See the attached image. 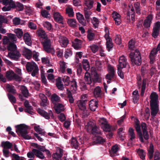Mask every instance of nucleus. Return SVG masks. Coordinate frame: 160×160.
I'll use <instances>...</instances> for the list:
<instances>
[{
  "label": "nucleus",
  "mask_w": 160,
  "mask_h": 160,
  "mask_svg": "<svg viewBox=\"0 0 160 160\" xmlns=\"http://www.w3.org/2000/svg\"><path fill=\"white\" fill-rule=\"evenodd\" d=\"M131 63L134 66H140L142 63V58L141 54L138 50L136 49L133 52H131L129 55Z\"/></svg>",
  "instance_id": "nucleus-1"
},
{
  "label": "nucleus",
  "mask_w": 160,
  "mask_h": 160,
  "mask_svg": "<svg viewBox=\"0 0 160 160\" xmlns=\"http://www.w3.org/2000/svg\"><path fill=\"white\" fill-rule=\"evenodd\" d=\"M16 132L18 134L20 133L22 137L25 139H31V136L28 135V126L24 124H20L15 126Z\"/></svg>",
  "instance_id": "nucleus-2"
},
{
  "label": "nucleus",
  "mask_w": 160,
  "mask_h": 160,
  "mask_svg": "<svg viewBox=\"0 0 160 160\" xmlns=\"http://www.w3.org/2000/svg\"><path fill=\"white\" fill-rule=\"evenodd\" d=\"M26 68L28 72H32L31 75L33 77L35 76L38 73V67L34 62H27L26 65Z\"/></svg>",
  "instance_id": "nucleus-3"
},
{
  "label": "nucleus",
  "mask_w": 160,
  "mask_h": 160,
  "mask_svg": "<svg viewBox=\"0 0 160 160\" xmlns=\"http://www.w3.org/2000/svg\"><path fill=\"white\" fill-rule=\"evenodd\" d=\"M85 127L88 132H91V134L94 136L101 135V132L99 128L96 126H93V123L92 122H88Z\"/></svg>",
  "instance_id": "nucleus-4"
},
{
  "label": "nucleus",
  "mask_w": 160,
  "mask_h": 160,
  "mask_svg": "<svg viewBox=\"0 0 160 160\" xmlns=\"http://www.w3.org/2000/svg\"><path fill=\"white\" fill-rule=\"evenodd\" d=\"M101 127L103 131L106 132H110L111 131H114L115 128L108 124L106 119L102 118L100 120Z\"/></svg>",
  "instance_id": "nucleus-5"
},
{
  "label": "nucleus",
  "mask_w": 160,
  "mask_h": 160,
  "mask_svg": "<svg viewBox=\"0 0 160 160\" xmlns=\"http://www.w3.org/2000/svg\"><path fill=\"white\" fill-rule=\"evenodd\" d=\"M63 151L62 149L58 147L56 152L52 154L53 160H62L61 158L63 155Z\"/></svg>",
  "instance_id": "nucleus-6"
},
{
  "label": "nucleus",
  "mask_w": 160,
  "mask_h": 160,
  "mask_svg": "<svg viewBox=\"0 0 160 160\" xmlns=\"http://www.w3.org/2000/svg\"><path fill=\"white\" fill-rule=\"evenodd\" d=\"M39 96L41 100L40 102L41 106L43 108L46 109L49 103L47 97L44 94L42 93H40Z\"/></svg>",
  "instance_id": "nucleus-7"
},
{
  "label": "nucleus",
  "mask_w": 160,
  "mask_h": 160,
  "mask_svg": "<svg viewBox=\"0 0 160 160\" xmlns=\"http://www.w3.org/2000/svg\"><path fill=\"white\" fill-rule=\"evenodd\" d=\"M142 130V137L146 140H148L149 139V135L147 131V128L146 124L145 122H142L141 124Z\"/></svg>",
  "instance_id": "nucleus-8"
},
{
  "label": "nucleus",
  "mask_w": 160,
  "mask_h": 160,
  "mask_svg": "<svg viewBox=\"0 0 160 160\" xmlns=\"http://www.w3.org/2000/svg\"><path fill=\"white\" fill-rule=\"evenodd\" d=\"M37 112L41 116L44 117L46 119H49L50 116L52 118H54L52 112L51 110L49 111V112L48 113L44 110L38 109L37 110Z\"/></svg>",
  "instance_id": "nucleus-9"
},
{
  "label": "nucleus",
  "mask_w": 160,
  "mask_h": 160,
  "mask_svg": "<svg viewBox=\"0 0 160 160\" xmlns=\"http://www.w3.org/2000/svg\"><path fill=\"white\" fill-rule=\"evenodd\" d=\"M8 57L12 60L18 61L19 60L21 55L19 52L18 51L10 52L8 53Z\"/></svg>",
  "instance_id": "nucleus-10"
},
{
  "label": "nucleus",
  "mask_w": 160,
  "mask_h": 160,
  "mask_svg": "<svg viewBox=\"0 0 160 160\" xmlns=\"http://www.w3.org/2000/svg\"><path fill=\"white\" fill-rule=\"evenodd\" d=\"M119 64L117 65V68H125L128 64L127 59L125 57L122 56L120 57L118 60Z\"/></svg>",
  "instance_id": "nucleus-11"
},
{
  "label": "nucleus",
  "mask_w": 160,
  "mask_h": 160,
  "mask_svg": "<svg viewBox=\"0 0 160 160\" xmlns=\"http://www.w3.org/2000/svg\"><path fill=\"white\" fill-rule=\"evenodd\" d=\"M44 50L48 53L52 51L51 48V40L50 39H46L42 42Z\"/></svg>",
  "instance_id": "nucleus-12"
},
{
  "label": "nucleus",
  "mask_w": 160,
  "mask_h": 160,
  "mask_svg": "<svg viewBox=\"0 0 160 160\" xmlns=\"http://www.w3.org/2000/svg\"><path fill=\"white\" fill-rule=\"evenodd\" d=\"M135 128L137 132L138 135V136L139 140L141 142L143 143L144 142V139L142 137V132L141 129V126L138 122L136 123Z\"/></svg>",
  "instance_id": "nucleus-13"
},
{
  "label": "nucleus",
  "mask_w": 160,
  "mask_h": 160,
  "mask_svg": "<svg viewBox=\"0 0 160 160\" xmlns=\"http://www.w3.org/2000/svg\"><path fill=\"white\" fill-rule=\"evenodd\" d=\"M151 115L152 116L156 115L159 111V105L158 104H150Z\"/></svg>",
  "instance_id": "nucleus-14"
},
{
  "label": "nucleus",
  "mask_w": 160,
  "mask_h": 160,
  "mask_svg": "<svg viewBox=\"0 0 160 160\" xmlns=\"http://www.w3.org/2000/svg\"><path fill=\"white\" fill-rule=\"evenodd\" d=\"M69 142L72 148L76 149H78L79 144L76 138L72 137L70 140Z\"/></svg>",
  "instance_id": "nucleus-15"
},
{
  "label": "nucleus",
  "mask_w": 160,
  "mask_h": 160,
  "mask_svg": "<svg viewBox=\"0 0 160 160\" xmlns=\"http://www.w3.org/2000/svg\"><path fill=\"white\" fill-rule=\"evenodd\" d=\"M53 17L55 21L60 23L63 24V17L59 12H54L53 14Z\"/></svg>",
  "instance_id": "nucleus-16"
},
{
  "label": "nucleus",
  "mask_w": 160,
  "mask_h": 160,
  "mask_svg": "<svg viewBox=\"0 0 160 160\" xmlns=\"http://www.w3.org/2000/svg\"><path fill=\"white\" fill-rule=\"evenodd\" d=\"M102 93L101 88L99 86L96 87L94 89L93 94L96 98H101L102 97Z\"/></svg>",
  "instance_id": "nucleus-17"
},
{
  "label": "nucleus",
  "mask_w": 160,
  "mask_h": 160,
  "mask_svg": "<svg viewBox=\"0 0 160 160\" xmlns=\"http://www.w3.org/2000/svg\"><path fill=\"white\" fill-rule=\"evenodd\" d=\"M23 38L25 43L27 45L30 46L32 45V41L30 35L28 33H25L23 36Z\"/></svg>",
  "instance_id": "nucleus-18"
},
{
  "label": "nucleus",
  "mask_w": 160,
  "mask_h": 160,
  "mask_svg": "<svg viewBox=\"0 0 160 160\" xmlns=\"http://www.w3.org/2000/svg\"><path fill=\"white\" fill-rule=\"evenodd\" d=\"M98 102L96 100H92L89 102V108L92 111H95L97 108L98 107Z\"/></svg>",
  "instance_id": "nucleus-19"
},
{
  "label": "nucleus",
  "mask_w": 160,
  "mask_h": 160,
  "mask_svg": "<svg viewBox=\"0 0 160 160\" xmlns=\"http://www.w3.org/2000/svg\"><path fill=\"white\" fill-rule=\"evenodd\" d=\"M54 107L56 113L58 114H59L61 112L64 111V109L63 105L59 103L55 104Z\"/></svg>",
  "instance_id": "nucleus-20"
},
{
  "label": "nucleus",
  "mask_w": 160,
  "mask_h": 160,
  "mask_svg": "<svg viewBox=\"0 0 160 160\" xmlns=\"http://www.w3.org/2000/svg\"><path fill=\"white\" fill-rule=\"evenodd\" d=\"M152 19V17L151 15H149L147 19L144 20L143 25L145 28H148L150 27V25Z\"/></svg>",
  "instance_id": "nucleus-21"
},
{
  "label": "nucleus",
  "mask_w": 160,
  "mask_h": 160,
  "mask_svg": "<svg viewBox=\"0 0 160 160\" xmlns=\"http://www.w3.org/2000/svg\"><path fill=\"white\" fill-rule=\"evenodd\" d=\"M76 17L77 19L80 23L83 26L86 25V20L82 14L80 12H78L76 14Z\"/></svg>",
  "instance_id": "nucleus-22"
},
{
  "label": "nucleus",
  "mask_w": 160,
  "mask_h": 160,
  "mask_svg": "<svg viewBox=\"0 0 160 160\" xmlns=\"http://www.w3.org/2000/svg\"><path fill=\"white\" fill-rule=\"evenodd\" d=\"M85 82L87 84L90 85L91 84L92 81V78H91L89 73L86 72L85 74L84 77Z\"/></svg>",
  "instance_id": "nucleus-23"
},
{
  "label": "nucleus",
  "mask_w": 160,
  "mask_h": 160,
  "mask_svg": "<svg viewBox=\"0 0 160 160\" xmlns=\"http://www.w3.org/2000/svg\"><path fill=\"white\" fill-rule=\"evenodd\" d=\"M32 152L34 153V155L37 158L41 159H44L45 158L43 154L40 150L33 148L32 149Z\"/></svg>",
  "instance_id": "nucleus-24"
},
{
  "label": "nucleus",
  "mask_w": 160,
  "mask_h": 160,
  "mask_svg": "<svg viewBox=\"0 0 160 160\" xmlns=\"http://www.w3.org/2000/svg\"><path fill=\"white\" fill-rule=\"evenodd\" d=\"M154 147L153 144L151 143L150 144L149 149L148 150V155L150 160L152 159L153 156Z\"/></svg>",
  "instance_id": "nucleus-25"
},
{
  "label": "nucleus",
  "mask_w": 160,
  "mask_h": 160,
  "mask_svg": "<svg viewBox=\"0 0 160 160\" xmlns=\"http://www.w3.org/2000/svg\"><path fill=\"white\" fill-rule=\"evenodd\" d=\"M61 77H59L56 80V86L60 90H62L64 89L63 84L61 81Z\"/></svg>",
  "instance_id": "nucleus-26"
},
{
  "label": "nucleus",
  "mask_w": 160,
  "mask_h": 160,
  "mask_svg": "<svg viewBox=\"0 0 160 160\" xmlns=\"http://www.w3.org/2000/svg\"><path fill=\"white\" fill-rule=\"evenodd\" d=\"M150 104H158V96L156 93H152L150 95Z\"/></svg>",
  "instance_id": "nucleus-27"
},
{
  "label": "nucleus",
  "mask_w": 160,
  "mask_h": 160,
  "mask_svg": "<svg viewBox=\"0 0 160 160\" xmlns=\"http://www.w3.org/2000/svg\"><path fill=\"white\" fill-rule=\"evenodd\" d=\"M23 53L24 55L27 59H29L31 58L32 54L30 49L25 48Z\"/></svg>",
  "instance_id": "nucleus-28"
},
{
  "label": "nucleus",
  "mask_w": 160,
  "mask_h": 160,
  "mask_svg": "<svg viewBox=\"0 0 160 160\" xmlns=\"http://www.w3.org/2000/svg\"><path fill=\"white\" fill-rule=\"evenodd\" d=\"M36 34L39 37L44 39H46L47 37L45 31L42 29H39L37 30Z\"/></svg>",
  "instance_id": "nucleus-29"
},
{
  "label": "nucleus",
  "mask_w": 160,
  "mask_h": 160,
  "mask_svg": "<svg viewBox=\"0 0 160 160\" xmlns=\"http://www.w3.org/2000/svg\"><path fill=\"white\" fill-rule=\"evenodd\" d=\"M3 7L2 9L3 11H9L12 8L15 7V4L12 2H10L8 5H6Z\"/></svg>",
  "instance_id": "nucleus-30"
},
{
  "label": "nucleus",
  "mask_w": 160,
  "mask_h": 160,
  "mask_svg": "<svg viewBox=\"0 0 160 160\" xmlns=\"http://www.w3.org/2000/svg\"><path fill=\"white\" fill-rule=\"evenodd\" d=\"M2 146L3 148V149H9L12 147V144L9 141L2 142L1 143Z\"/></svg>",
  "instance_id": "nucleus-31"
},
{
  "label": "nucleus",
  "mask_w": 160,
  "mask_h": 160,
  "mask_svg": "<svg viewBox=\"0 0 160 160\" xmlns=\"http://www.w3.org/2000/svg\"><path fill=\"white\" fill-rule=\"evenodd\" d=\"M101 135H98L94 138V139L95 140L96 143L102 144L105 142V140L101 136Z\"/></svg>",
  "instance_id": "nucleus-32"
},
{
  "label": "nucleus",
  "mask_w": 160,
  "mask_h": 160,
  "mask_svg": "<svg viewBox=\"0 0 160 160\" xmlns=\"http://www.w3.org/2000/svg\"><path fill=\"white\" fill-rule=\"evenodd\" d=\"M67 23L68 25L72 28H75L77 27L76 20L74 19H68Z\"/></svg>",
  "instance_id": "nucleus-33"
},
{
  "label": "nucleus",
  "mask_w": 160,
  "mask_h": 160,
  "mask_svg": "<svg viewBox=\"0 0 160 160\" xmlns=\"http://www.w3.org/2000/svg\"><path fill=\"white\" fill-rule=\"evenodd\" d=\"M6 88L8 92L13 94H14L16 92V90L14 86L7 84L6 86Z\"/></svg>",
  "instance_id": "nucleus-34"
},
{
  "label": "nucleus",
  "mask_w": 160,
  "mask_h": 160,
  "mask_svg": "<svg viewBox=\"0 0 160 160\" xmlns=\"http://www.w3.org/2000/svg\"><path fill=\"white\" fill-rule=\"evenodd\" d=\"M60 98L56 94H54L51 96V99L53 103L55 105L60 101Z\"/></svg>",
  "instance_id": "nucleus-35"
},
{
  "label": "nucleus",
  "mask_w": 160,
  "mask_h": 160,
  "mask_svg": "<svg viewBox=\"0 0 160 160\" xmlns=\"http://www.w3.org/2000/svg\"><path fill=\"white\" fill-rule=\"evenodd\" d=\"M105 29L106 32L107 31H108V32H107L104 35V37L107 41L106 44L112 43V40L109 36V31L108 30L106 27H105Z\"/></svg>",
  "instance_id": "nucleus-36"
},
{
  "label": "nucleus",
  "mask_w": 160,
  "mask_h": 160,
  "mask_svg": "<svg viewBox=\"0 0 160 160\" xmlns=\"http://www.w3.org/2000/svg\"><path fill=\"white\" fill-rule=\"evenodd\" d=\"M83 68L86 71L90 69V66L88 60L84 59L82 62Z\"/></svg>",
  "instance_id": "nucleus-37"
},
{
  "label": "nucleus",
  "mask_w": 160,
  "mask_h": 160,
  "mask_svg": "<svg viewBox=\"0 0 160 160\" xmlns=\"http://www.w3.org/2000/svg\"><path fill=\"white\" fill-rule=\"evenodd\" d=\"M7 49L10 52H14L17 51L16 45L13 43L10 42L7 46Z\"/></svg>",
  "instance_id": "nucleus-38"
},
{
  "label": "nucleus",
  "mask_w": 160,
  "mask_h": 160,
  "mask_svg": "<svg viewBox=\"0 0 160 160\" xmlns=\"http://www.w3.org/2000/svg\"><path fill=\"white\" fill-rule=\"evenodd\" d=\"M137 152L139 156H140V158L142 159L143 160L145 159L146 153L143 150L139 148L138 149Z\"/></svg>",
  "instance_id": "nucleus-39"
},
{
  "label": "nucleus",
  "mask_w": 160,
  "mask_h": 160,
  "mask_svg": "<svg viewBox=\"0 0 160 160\" xmlns=\"http://www.w3.org/2000/svg\"><path fill=\"white\" fill-rule=\"evenodd\" d=\"M134 6L136 12L138 15H140L141 13L140 8V4L138 2H135L134 4Z\"/></svg>",
  "instance_id": "nucleus-40"
},
{
  "label": "nucleus",
  "mask_w": 160,
  "mask_h": 160,
  "mask_svg": "<svg viewBox=\"0 0 160 160\" xmlns=\"http://www.w3.org/2000/svg\"><path fill=\"white\" fill-rule=\"evenodd\" d=\"M22 93L24 97L27 98L28 96L29 92L27 88L24 86H22L21 88Z\"/></svg>",
  "instance_id": "nucleus-41"
},
{
  "label": "nucleus",
  "mask_w": 160,
  "mask_h": 160,
  "mask_svg": "<svg viewBox=\"0 0 160 160\" xmlns=\"http://www.w3.org/2000/svg\"><path fill=\"white\" fill-rule=\"evenodd\" d=\"M67 92L68 98L69 102L71 103H73L74 101V99L72 96L71 92L68 89H67Z\"/></svg>",
  "instance_id": "nucleus-42"
},
{
  "label": "nucleus",
  "mask_w": 160,
  "mask_h": 160,
  "mask_svg": "<svg viewBox=\"0 0 160 160\" xmlns=\"http://www.w3.org/2000/svg\"><path fill=\"white\" fill-rule=\"evenodd\" d=\"M68 43V41L66 38L64 37L60 41V44L62 47H66Z\"/></svg>",
  "instance_id": "nucleus-43"
},
{
  "label": "nucleus",
  "mask_w": 160,
  "mask_h": 160,
  "mask_svg": "<svg viewBox=\"0 0 160 160\" xmlns=\"http://www.w3.org/2000/svg\"><path fill=\"white\" fill-rule=\"evenodd\" d=\"M71 87L73 88V90L74 91H76L77 90L78 85L77 82L74 79H73L71 81Z\"/></svg>",
  "instance_id": "nucleus-44"
},
{
  "label": "nucleus",
  "mask_w": 160,
  "mask_h": 160,
  "mask_svg": "<svg viewBox=\"0 0 160 160\" xmlns=\"http://www.w3.org/2000/svg\"><path fill=\"white\" fill-rule=\"evenodd\" d=\"M14 74V72L12 70L7 71L6 72V77L7 78L10 80H12Z\"/></svg>",
  "instance_id": "nucleus-45"
},
{
  "label": "nucleus",
  "mask_w": 160,
  "mask_h": 160,
  "mask_svg": "<svg viewBox=\"0 0 160 160\" xmlns=\"http://www.w3.org/2000/svg\"><path fill=\"white\" fill-rule=\"evenodd\" d=\"M129 132V135L130 136V139L131 140H132L135 138V135L134 132V129L132 128H130L128 131Z\"/></svg>",
  "instance_id": "nucleus-46"
},
{
  "label": "nucleus",
  "mask_w": 160,
  "mask_h": 160,
  "mask_svg": "<svg viewBox=\"0 0 160 160\" xmlns=\"http://www.w3.org/2000/svg\"><path fill=\"white\" fill-rule=\"evenodd\" d=\"M75 42L73 45H74V48L75 49H78L81 47V45L79 43H81V41L78 39L76 38L75 39Z\"/></svg>",
  "instance_id": "nucleus-47"
},
{
  "label": "nucleus",
  "mask_w": 160,
  "mask_h": 160,
  "mask_svg": "<svg viewBox=\"0 0 160 160\" xmlns=\"http://www.w3.org/2000/svg\"><path fill=\"white\" fill-rule=\"evenodd\" d=\"M41 14L42 17L47 18H49L50 15L48 11L46 10H42L41 12Z\"/></svg>",
  "instance_id": "nucleus-48"
},
{
  "label": "nucleus",
  "mask_w": 160,
  "mask_h": 160,
  "mask_svg": "<svg viewBox=\"0 0 160 160\" xmlns=\"http://www.w3.org/2000/svg\"><path fill=\"white\" fill-rule=\"evenodd\" d=\"M92 78V81L93 82V84L95 82H98L100 80L98 75L97 72L94 73L93 77Z\"/></svg>",
  "instance_id": "nucleus-49"
},
{
  "label": "nucleus",
  "mask_w": 160,
  "mask_h": 160,
  "mask_svg": "<svg viewBox=\"0 0 160 160\" xmlns=\"http://www.w3.org/2000/svg\"><path fill=\"white\" fill-rule=\"evenodd\" d=\"M7 34L9 40H11L12 42L16 41L17 40L15 34L11 33H7Z\"/></svg>",
  "instance_id": "nucleus-50"
},
{
  "label": "nucleus",
  "mask_w": 160,
  "mask_h": 160,
  "mask_svg": "<svg viewBox=\"0 0 160 160\" xmlns=\"http://www.w3.org/2000/svg\"><path fill=\"white\" fill-rule=\"evenodd\" d=\"M84 16L86 19V21L88 22H89L90 21V16L91 14V12L90 11L88 12L86 10H84Z\"/></svg>",
  "instance_id": "nucleus-51"
},
{
  "label": "nucleus",
  "mask_w": 160,
  "mask_h": 160,
  "mask_svg": "<svg viewBox=\"0 0 160 160\" xmlns=\"http://www.w3.org/2000/svg\"><path fill=\"white\" fill-rule=\"evenodd\" d=\"M7 95L10 101L12 103H16V99L14 96L10 93H8Z\"/></svg>",
  "instance_id": "nucleus-52"
},
{
  "label": "nucleus",
  "mask_w": 160,
  "mask_h": 160,
  "mask_svg": "<svg viewBox=\"0 0 160 160\" xmlns=\"http://www.w3.org/2000/svg\"><path fill=\"white\" fill-rule=\"evenodd\" d=\"M16 35L18 38H21L23 36V32L20 29H17L15 31Z\"/></svg>",
  "instance_id": "nucleus-53"
},
{
  "label": "nucleus",
  "mask_w": 160,
  "mask_h": 160,
  "mask_svg": "<svg viewBox=\"0 0 160 160\" xmlns=\"http://www.w3.org/2000/svg\"><path fill=\"white\" fill-rule=\"evenodd\" d=\"M15 7L16 8L18 11H22L24 8L23 5L22 3L18 2H16Z\"/></svg>",
  "instance_id": "nucleus-54"
},
{
  "label": "nucleus",
  "mask_w": 160,
  "mask_h": 160,
  "mask_svg": "<svg viewBox=\"0 0 160 160\" xmlns=\"http://www.w3.org/2000/svg\"><path fill=\"white\" fill-rule=\"evenodd\" d=\"M92 22V23L95 28H98V26L99 22L98 19L97 18L95 17H93Z\"/></svg>",
  "instance_id": "nucleus-55"
},
{
  "label": "nucleus",
  "mask_w": 160,
  "mask_h": 160,
  "mask_svg": "<svg viewBox=\"0 0 160 160\" xmlns=\"http://www.w3.org/2000/svg\"><path fill=\"white\" fill-rule=\"evenodd\" d=\"M85 102V101H81L78 104V106L79 109L82 110H83L86 109Z\"/></svg>",
  "instance_id": "nucleus-56"
},
{
  "label": "nucleus",
  "mask_w": 160,
  "mask_h": 160,
  "mask_svg": "<svg viewBox=\"0 0 160 160\" xmlns=\"http://www.w3.org/2000/svg\"><path fill=\"white\" fill-rule=\"evenodd\" d=\"M135 42L132 39H131L128 43L129 48L131 50L135 48Z\"/></svg>",
  "instance_id": "nucleus-57"
},
{
  "label": "nucleus",
  "mask_w": 160,
  "mask_h": 160,
  "mask_svg": "<svg viewBox=\"0 0 160 160\" xmlns=\"http://www.w3.org/2000/svg\"><path fill=\"white\" fill-rule=\"evenodd\" d=\"M62 81L64 83L65 85L68 86L70 83V77L67 76H64L62 78Z\"/></svg>",
  "instance_id": "nucleus-58"
},
{
  "label": "nucleus",
  "mask_w": 160,
  "mask_h": 160,
  "mask_svg": "<svg viewBox=\"0 0 160 160\" xmlns=\"http://www.w3.org/2000/svg\"><path fill=\"white\" fill-rule=\"evenodd\" d=\"M159 34V30L156 28H153L152 33V36L154 38H157Z\"/></svg>",
  "instance_id": "nucleus-59"
},
{
  "label": "nucleus",
  "mask_w": 160,
  "mask_h": 160,
  "mask_svg": "<svg viewBox=\"0 0 160 160\" xmlns=\"http://www.w3.org/2000/svg\"><path fill=\"white\" fill-rule=\"evenodd\" d=\"M94 2L92 0H89L86 2V5L89 9H91L93 7Z\"/></svg>",
  "instance_id": "nucleus-60"
},
{
  "label": "nucleus",
  "mask_w": 160,
  "mask_h": 160,
  "mask_svg": "<svg viewBox=\"0 0 160 160\" xmlns=\"http://www.w3.org/2000/svg\"><path fill=\"white\" fill-rule=\"evenodd\" d=\"M72 54V52L70 49H67L65 52L64 55L65 58L67 59L69 57L71 56Z\"/></svg>",
  "instance_id": "nucleus-61"
},
{
  "label": "nucleus",
  "mask_w": 160,
  "mask_h": 160,
  "mask_svg": "<svg viewBox=\"0 0 160 160\" xmlns=\"http://www.w3.org/2000/svg\"><path fill=\"white\" fill-rule=\"evenodd\" d=\"M43 25L49 31H51L52 30L51 24L48 22H46L43 24Z\"/></svg>",
  "instance_id": "nucleus-62"
},
{
  "label": "nucleus",
  "mask_w": 160,
  "mask_h": 160,
  "mask_svg": "<svg viewBox=\"0 0 160 160\" xmlns=\"http://www.w3.org/2000/svg\"><path fill=\"white\" fill-rule=\"evenodd\" d=\"M7 22L8 20L7 18L1 15H0V25H2L3 23H7Z\"/></svg>",
  "instance_id": "nucleus-63"
},
{
  "label": "nucleus",
  "mask_w": 160,
  "mask_h": 160,
  "mask_svg": "<svg viewBox=\"0 0 160 160\" xmlns=\"http://www.w3.org/2000/svg\"><path fill=\"white\" fill-rule=\"evenodd\" d=\"M154 160H160V153L156 151L154 154Z\"/></svg>",
  "instance_id": "nucleus-64"
}]
</instances>
